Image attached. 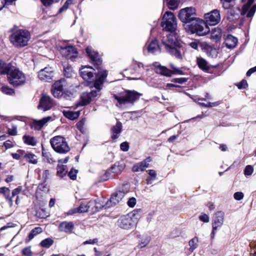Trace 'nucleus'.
I'll return each instance as SVG.
<instances>
[{
	"instance_id": "obj_1",
	"label": "nucleus",
	"mask_w": 256,
	"mask_h": 256,
	"mask_svg": "<svg viewBox=\"0 0 256 256\" xmlns=\"http://www.w3.org/2000/svg\"><path fill=\"white\" fill-rule=\"evenodd\" d=\"M162 44L164 46L167 52L171 55L174 56L180 60L182 59L185 52V49L180 46L176 36L174 34H170L164 36L162 40Z\"/></svg>"
},
{
	"instance_id": "obj_2",
	"label": "nucleus",
	"mask_w": 256,
	"mask_h": 256,
	"mask_svg": "<svg viewBox=\"0 0 256 256\" xmlns=\"http://www.w3.org/2000/svg\"><path fill=\"white\" fill-rule=\"evenodd\" d=\"M107 76L108 73H106V72H102L98 74L97 76L98 78L94 84V86L96 88V90H91L90 92H83L82 94L80 96V102L82 105H87L90 102L92 98L100 94V90L102 88L104 81L106 78Z\"/></svg>"
},
{
	"instance_id": "obj_3",
	"label": "nucleus",
	"mask_w": 256,
	"mask_h": 256,
	"mask_svg": "<svg viewBox=\"0 0 256 256\" xmlns=\"http://www.w3.org/2000/svg\"><path fill=\"white\" fill-rule=\"evenodd\" d=\"M142 96V94L135 90H126L124 93L120 94L118 96L114 94V98L118 101V104H116V106L122 107L126 104H133Z\"/></svg>"
},
{
	"instance_id": "obj_4",
	"label": "nucleus",
	"mask_w": 256,
	"mask_h": 256,
	"mask_svg": "<svg viewBox=\"0 0 256 256\" xmlns=\"http://www.w3.org/2000/svg\"><path fill=\"white\" fill-rule=\"evenodd\" d=\"M30 38V32L24 30H18L10 36V42L16 47L21 48L26 46Z\"/></svg>"
},
{
	"instance_id": "obj_5",
	"label": "nucleus",
	"mask_w": 256,
	"mask_h": 256,
	"mask_svg": "<svg viewBox=\"0 0 256 256\" xmlns=\"http://www.w3.org/2000/svg\"><path fill=\"white\" fill-rule=\"evenodd\" d=\"M9 82L14 86H18L24 84L26 81L24 74L18 68L12 66L7 74Z\"/></svg>"
},
{
	"instance_id": "obj_6",
	"label": "nucleus",
	"mask_w": 256,
	"mask_h": 256,
	"mask_svg": "<svg viewBox=\"0 0 256 256\" xmlns=\"http://www.w3.org/2000/svg\"><path fill=\"white\" fill-rule=\"evenodd\" d=\"M50 144L55 152L60 154H66L70 150V148L66 138L60 136H57L50 140Z\"/></svg>"
},
{
	"instance_id": "obj_7",
	"label": "nucleus",
	"mask_w": 256,
	"mask_h": 256,
	"mask_svg": "<svg viewBox=\"0 0 256 256\" xmlns=\"http://www.w3.org/2000/svg\"><path fill=\"white\" fill-rule=\"evenodd\" d=\"M161 26L167 31L173 32L176 30L177 24L176 18L172 12H166L163 16Z\"/></svg>"
},
{
	"instance_id": "obj_8",
	"label": "nucleus",
	"mask_w": 256,
	"mask_h": 256,
	"mask_svg": "<svg viewBox=\"0 0 256 256\" xmlns=\"http://www.w3.org/2000/svg\"><path fill=\"white\" fill-rule=\"evenodd\" d=\"M190 30L200 36L206 35L210 30L206 22L200 19H196L190 25Z\"/></svg>"
},
{
	"instance_id": "obj_9",
	"label": "nucleus",
	"mask_w": 256,
	"mask_h": 256,
	"mask_svg": "<svg viewBox=\"0 0 256 256\" xmlns=\"http://www.w3.org/2000/svg\"><path fill=\"white\" fill-rule=\"evenodd\" d=\"M196 10L193 7H187L180 10L178 18L184 23H190L194 22L196 18Z\"/></svg>"
},
{
	"instance_id": "obj_10",
	"label": "nucleus",
	"mask_w": 256,
	"mask_h": 256,
	"mask_svg": "<svg viewBox=\"0 0 256 256\" xmlns=\"http://www.w3.org/2000/svg\"><path fill=\"white\" fill-rule=\"evenodd\" d=\"M94 71L95 70L92 67L84 66L82 67L80 70V72L82 78L88 82H92L94 80L96 82L98 78L97 76L102 72H107L106 70H98V72H94Z\"/></svg>"
},
{
	"instance_id": "obj_11",
	"label": "nucleus",
	"mask_w": 256,
	"mask_h": 256,
	"mask_svg": "<svg viewBox=\"0 0 256 256\" xmlns=\"http://www.w3.org/2000/svg\"><path fill=\"white\" fill-rule=\"evenodd\" d=\"M67 83L64 79L56 81L52 86V92L55 98H60L62 96L66 90Z\"/></svg>"
},
{
	"instance_id": "obj_12",
	"label": "nucleus",
	"mask_w": 256,
	"mask_h": 256,
	"mask_svg": "<svg viewBox=\"0 0 256 256\" xmlns=\"http://www.w3.org/2000/svg\"><path fill=\"white\" fill-rule=\"evenodd\" d=\"M222 3V6L225 9H228V19L230 22H234L238 19L239 15L238 14L233 12L232 8L235 4V0H220Z\"/></svg>"
},
{
	"instance_id": "obj_13",
	"label": "nucleus",
	"mask_w": 256,
	"mask_h": 256,
	"mask_svg": "<svg viewBox=\"0 0 256 256\" xmlns=\"http://www.w3.org/2000/svg\"><path fill=\"white\" fill-rule=\"evenodd\" d=\"M206 22L210 25L214 26L218 24L220 20V16L218 10H214L204 14Z\"/></svg>"
},
{
	"instance_id": "obj_14",
	"label": "nucleus",
	"mask_w": 256,
	"mask_h": 256,
	"mask_svg": "<svg viewBox=\"0 0 256 256\" xmlns=\"http://www.w3.org/2000/svg\"><path fill=\"white\" fill-rule=\"evenodd\" d=\"M254 0H248L244 4L242 10H238L242 15H246L248 18L252 16L256 10V4L252 5Z\"/></svg>"
},
{
	"instance_id": "obj_15",
	"label": "nucleus",
	"mask_w": 256,
	"mask_h": 256,
	"mask_svg": "<svg viewBox=\"0 0 256 256\" xmlns=\"http://www.w3.org/2000/svg\"><path fill=\"white\" fill-rule=\"evenodd\" d=\"M54 104V100L50 96L43 94L40 100L38 108L45 112L50 110Z\"/></svg>"
},
{
	"instance_id": "obj_16",
	"label": "nucleus",
	"mask_w": 256,
	"mask_h": 256,
	"mask_svg": "<svg viewBox=\"0 0 256 256\" xmlns=\"http://www.w3.org/2000/svg\"><path fill=\"white\" fill-rule=\"evenodd\" d=\"M61 53L62 56L72 60L76 58L78 56V54L76 48L72 46H68L62 48Z\"/></svg>"
},
{
	"instance_id": "obj_17",
	"label": "nucleus",
	"mask_w": 256,
	"mask_h": 256,
	"mask_svg": "<svg viewBox=\"0 0 256 256\" xmlns=\"http://www.w3.org/2000/svg\"><path fill=\"white\" fill-rule=\"evenodd\" d=\"M38 76L40 80L49 82L54 77V70L51 67H46L38 72Z\"/></svg>"
},
{
	"instance_id": "obj_18",
	"label": "nucleus",
	"mask_w": 256,
	"mask_h": 256,
	"mask_svg": "<svg viewBox=\"0 0 256 256\" xmlns=\"http://www.w3.org/2000/svg\"><path fill=\"white\" fill-rule=\"evenodd\" d=\"M118 225L123 229L128 230L133 226V221L131 217L128 215L122 216L118 222Z\"/></svg>"
},
{
	"instance_id": "obj_19",
	"label": "nucleus",
	"mask_w": 256,
	"mask_h": 256,
	"mask_svg": "<svg viewBox=\"0 0 256 256\" xmlns=\"http://www.w3.org/2000/svg\"><path fill=\"white\" fill-rule=\"evenodd\" d=\"M224 214L223 212L218 211L215 213L212 220V228L214 230H218L223 224Z\"/></svg>"
},
{
	"instance_id": "obj_20",
	"label": "nucleus",
	"mask_w": 256,
	"mask_h": 256,
	"mask_svg": "<svg viewBox=\"0 0 256 256\" xmlns=\"http://www.w3.org/2000/svg\"><path fill=\"white\" fill-rule=\"evenodd\" d=\"M96 202L95 200H90L88 202H82L80 206L77 208L78 213H82L88 212V211H94V208L96 210Z\"/></svg>"
},
{
	"instance_id": "obj_21",
	"label": "nucleus",
	"mask_w": 256,
	"mask_h": 256,
	"mask_svg": "<svg viewBox=\"0 0 256 256\" xmlns=\"http://www.w3.org/2000/svg\"><path fill=\"white\" fill-rule=\"evenodd\" d=\"M86 52L91 60L93 62L94 64L98 66L97 69L100 68L98 66L102 64V60L98 53L93 50L91 47H88L86 49Z\"/></svg>"
},
{
	"instance_id": "obj_22",
	"label": "nucleus",
	"mask_w": 256,
	"mask_h": 256,
	"mask_svg": "<svg viewBox=\"0 0 256 256\" xmlns=\"http://www.w3.org/2000/svg\"><path fill=\"white\" fill-rule=\"evenodd\" d=\"M74 228V224L72 222L64 221L60 224L58 226L60 232H64L66 234H71Z\"/></svg>"
},
{
	"instance_id": "obj_23",
	"label": "nucleus",
	"mask_w": 256,
	"mask_h": 256,
	"mask_svg": "<svg viewBox=\"0 0 256 256\" xmlns=\"http://www.w3.org/2000/svg\"><path fill=\"white\" fill-rule=\"evenodd\" d=\"M52 119L50 116L42 118L41 120H33L31 128L34 130H40L47 122Z\"/></svg>"
},
{
	"instance_id": "obj_24",
	"label": "nucleus",
	"mask_w": 256,
	"mask_h": 256,
	"mask_svg": "<svg viewBox=\"0 0 256 256\" xmlns=\"http://www.w3.org/2000/svg\"><path fill=\"white\" fill-rule=\"evenodd\" d=\"M126 192L119 190L112 195L110 200L111 204H109L108 206H115L120 202L125 196Z\"/></svg>"
},
{
	"instance_id": "obj_25",
	"label": "nucleus",
	"mask_w": 256,
	"mask_h": 256,
	"mask_svg": "<svg viewBox=\"0 0 256 256\" xmlns=\"http://www.w3.org/2000/svg\"><path fill=\"white\" fill-rule=\"evenodd\" d=\"M224 44L228 48H234L238 44V39L232 34H228L224 38Z\"/></svg>"
},
{
	"instance_id": "obj_26",
	"label": "nucleus",
	"mask_w": 256,
	"mask_h": 256,
	"mask_svg": "<svg viewBox=\"0 0 256 256\" xmlns=\"http://www.w3.org/2000/svg\"><path fill=\"white\" fill-rule=\"evenodd\" d=\"M122 130V124L120 122H118L116 124L111 128L112 138L115 140L118 138V134H120Z\"/></svg>"
},
{
	"instance_id": "obj_27",
	"label": "nucleus",
	"mask_w": 256,
	"mask_h": 256,
	"mask_svg": "<svg viewBox=\"0 0 256 256\" xmlns=\"http://www.w3.org/2000/svg\"><path fill=\"white\" fill-rule=\"evenodd\" d=\"M148 50L152 54L160 52V48L156 40H152L148 46Z\"/></svg>"
},
{
	"instance_id": "obj_28",
	"label": "nucleus",
	"mask_w": 256,
	"mask_h": 256,
	"mask_svg": "<svg viewBox=\"0 0 256 256\" xmlns=\"http://www.w3.org/2000/svg\"><path fill=\"white\" fill-rule=\"evenodd\" d=\"M196 62L198 67L204 71H208L210 70V66L208 62L202 58H198Z\"/></svg>"
},
{
	"instance_id": "obj_29",
	"label": "nucleus",
	"mask_w": 256,
	"mask_h": 256,
	"mask_svg": "<svg viewBox=\"0 0 256 256\" xmlns=\"http://www.w3.org/2000/svg\"><path fill=\"white\" fill-rule=\"evenodd\" d=\"M222 30L220 28H216L212 30L210 36V38L216 42H218L221 38Z\"/></svg>"
},
{
	"instance_id": "obj_30",
	"label": "nucleus",
	"mask_w": 256,
	"mask_h": 256,
	"mask_svg": "<svg viewBox=\"0 0 256 256\" xmlns=\"http://www.w3.org/2000/svg\"><path fill=\"white\" fill-rule=\"evenodd\" d=\"M68 170L66 166L59 164L57 166V176L62 178L66 176Z\"/></svg>"
},
{
	"instance_id": "obj_31",
	"label": "nucleus",
	"mask_w": 256,
	"mask_h": 256,
	"mask_svg": "<svg viewBox=\"0 0 256 256\" xmlns=\"http://www.w3.org/2000/svg\"><path fill=\"white\" fill-rule=\"evenodd\" d=\"M147 168H148V166L146 164V162H144L142 161L134 165L132 168V170L134 172H143Z\"/></svg>"
},
{
	"instance_id": "obj_32",
	"label": "nucleus",
	"mask_w": 256,
	"mask_h": 256,
	"mask_svg": "<svg viewBox=\"0 0 256 256\" xmlns=\"http://www.w3.org/2000/svg\"><path fill=\"white\" fill-rule=\"evenodd\" d=\"M12 66L10 64H6L0 60V74H7Z\"/></svg>"
},
{
	"instance_id": "obj_33",
	"label": "nucleus",
	"mask_w": 256,
	"mask_h": 256,
	"mask_svg": "<svg viewBox=\"0 0 256 256\" xmlns=\"http://www.w3.org/2000/svg\"><path fill=\"white\" fill-rule=\"evenodd\" d=\"M24 158L27 162L32 164H36L38 162L37 156L32 153L28 152L25 154Z\"/></svg>"
},
{
	"instance_id": "obj_34",
	"label": "nucleus",
	"mask_w": 256,
	"mask_h": 256,
	"mask_svg": "<svg viewBox=\"0 0 256 256\" xmlns=\"http://www.w3.org/2000/svg\"><path fill=\"white\" fill-rule=\"evenodd\" d=\"M24 142L28 145L35 146L37 144V140L35 138L29 136L24 135L22 137Z\"/></svg>"
},
{
	"instance_id": "obj_35",
	"label": "nucleus",
	"mask_w": 256,
	"mask_h": 256,
	"mask_svg": "<svg viewBox=\"0 0 256 256\" xmlns=\"http://www.w3.org/2000/svg\"><path fill=\"white\" fill-rule=\"evenodd\" d=\"M198 240L197 237H194L189 241L190 248L188 250L190 253H192L198 248Z\"/></svg>"
},
{
	"instance_id": "obj_36",
	"label": "nucleus",
	"mask_w": 256,
	"mask_h": 256,
	"mask_svg": "<svg viewBox=\"0 0 256 256\" xmlns=\"http://www.w3.org/2000/svg\"><path fill=\"white\" fill-rule=\"evenodd\" d=\"M156 73L163 75L166 76H171L173 72L172 70H170L164 66L160 67L158 70H156Z\"/></svg>"
},
{
	"instance_id": "obj_37",
	"label": "nucleus",
	"mask_w": 256,
	"mask_h": 256,
	"mask_svg": "<svg viewBox=\"0 0 256 256\" xmlns=\"http://www.w3.org/2000/svg\"><path fill=\"white\" fill-rule=\"evenodd\" d=\"M150 236H143L140 241L136 247L138 248H142L146 246L150 242Z\"/></svg>"
},
{
	"instance_id": "obj_38",
	"label": "nucleus",
	"mask_w": 256,
	"mask_h": 256,
	"mask_svg": "<svg viewBox=\"0 0 256 256\" xmlns=\"http://www.w3.org/2000/svg\"><path fill=\"white\" fill-rule=\"evenodd\" d=\"M167 4L171 10L176 9L180 3V0H166Z\"/></svg>"
},
{
	"instance_id": "obj_39",
	"label": "nucleus",
	"mask_w": 256,
	"mask_h": 256,
	"mask_svg": "<svg viewBox=\"0 0 256 256\" xmlns=\"http://www.w3.org/2000/svg\"><path fill=\"white\" fill-rule=\"evenodd\" d=\"M54 243V240L51 238H46L40 242V246L45 248H49Z\"/></svg>"
},
{
	"instance_id": "obj_40",
	"label": "nucleus",
	"mask_w": 256,
	"mask_h": 256,
	"mask_svg": "<svg viewBox=\"0 0 256 256\" xmlns=\"http://www.w3.org/2000/svg\"><path fill=\"white\" fill-rule=\"evenodd\" d=\"M42 232V228L40 227H36L32 229L28 235L29 239L30 240L32 239L38 234H40Z\"/></svg>"
},
{
	"instance_id": "obj_41",
	"label": "nucleus",
	"mask_w": 256,
	"mask_h": 256,
	"mask_svg": "<svg viewBox=\"0 0 256 256\" xmlns=\"http://www.w3.org/2000/svg\"><path fill=\"white\" fill-rule=\"evenodd\" d=\"M64 114L67 118L73 120L78 117L79 112H66Z\"/></svg>"
},
{
	"instance_id": "obj_42",
	"label": "nucleus",
	"mask_w": 256,
	"mask_h": 256,
	"mask_svg": "<svg viewBox=\"0 0 256 256\" xmlns=\"http://www.w3.org/2000/svg\"><path fill=\"white\" fill-rule=\"evenodd\" d=\"M120 171V166L116 164L112 166L106 172V175L107 176L111 173L118 174Z\"/></svg>"
},
{
	"instance_id": "obj_43",
	"label": "nucleus",
	"mask_w": 256,
	"mask_h": 256,
	"mask_svg": "<svg viewBox=\"0 0 256 256\" xmlns=\"http://www.w3.org/2000/svg\"><path fill=\"white\" fill-rule=\"evenodd\" d=\"M1 91L6 94L12 95L14 94V90L8 86H4L1 88Z\"/></svg>"
},
{
	"instance_id": "obj_44",
	"label": "nucleus",
	"mask_w": 256,
	"mask_h": 256,
	"mask_svg": "<svg viewBox=\"0 0 256 256\" xmlns=\"http://www.w3.org/2000/svg\"><path fill=\"white\" fill-rule=\"evenodd\" d=\"M42 156L46 158L48 162L53 164L56 162V160L52 157L51 154L49 152H42Z\"/></svg>"
},
{
	"instance_id": "obj_45",
	"label": "nucleus",
	"mask_w": 256,
	"mask_h": 256,
	"mask_svg": "<svg viewBox=\"0 0 256 256\" xmlns=\"http://www.w3.org/2000/svg\"><path fill=\"white\" fill-rule=\"evenodd\" d=\"M254 172L253 167L250 165H248L246 166L244 170V174L246 176H250Z\"/></svg>"
},
{
	"instance_id": "obj_46",
	"label": "nucleus",
	"mask_w": 256,
	"mask_h": 256,
	"mask_svg": "<svg viewBox=\"0 0 256 256\" xmlns=\"http://www.w3.org/2000/svg\"><path fill=\"white\" fill-rule=\"evenodd\" d=\"M72 0H67L65 3L64 4V6L60 8L58 12L61 13L63 12L64 11L68 9V6L72 4Z\"/></svg>"
},
{
	"instance_id": "obj_47",
	"label": "nucleus",
	"mask_w": 256,
	"mask_h": 256,
	"mask_svg": "<svg viewBox=\"0 0 256 256\" xmlns=\"http://www.w3.org/2000/svg\"><path fill=\"white\" fill-rule=\"evenodd\" d=\"M0 193L3 194L6 198H8L10 196V190L6 187L0 188Z\"/></svg>"
},
{
	"instance_id": "obj_48",
	"label": "nucleus",
	"mask_w": 256,
	"mask_h": 256,
	"mask_svg": "<svg viewBox=\"0 0 256 256\" xmlns=\"http://www.w3.org/2000/svg\"><path fill=\"white\" fill-rule=\"evenodd\" d=\"M22 254L25 256H32V252L31 251V248L30 246L24 248L22 250Z\"/></svg>"
},
{
	"instance_id": "obj_49",
	"label": "nucleus",
	"mask_w": 256,
	"mask_h": 256,
	"mask_svg": "<svg viewBox=\"0 0 256 256\" xmlns=\"http://www.w3.org/2000/svg\"><path fill=\"white\" fill-rule=\"evenodd\" d=\"M8 134L10 136H16L17 134V128L15 126H12L11 128L8 130Z\"/></svg>"
},
{
	"instance_id": "obj_50",
	"label": "nucleus",
	"mask_w": 256,
	"mask_h": 256,
	"mask_svg": "<svg viewBox=\"0 0 256 256\" xmlns=\"http://www.w3.org/2000/svg\"><path fill=\"white\" fill-rule=\"evenodd\" d=\"M78 173V170L74 169H71L70 172L68 173V176L70 178V179L72 180H74L76 178V174Z\"/></svg>"
},
{
	"instance_id": "obj_51",
	"label": "nucleus",
	"mask_w": 256,
	"mask_h": 256,
	"mask_svg": "<svg viewBox=\"0 0 256 256\" xmlns=\"http://www.w3.org/2000/svg\"><path fill=\"white\" fill-rule=\"evenodd\" d=\"M188 78H173L172 81L174 82H176L178 84H184L187 82Z\"/></svg>"
},
{
	"instance_id": "obj_52",
	"label": "nucleus",
	"mask_w": 256,
	"mask_h": 256,
	"mask_svg": "<svg viewBox=\"0 0 256 256\" xmlns=\"http://www.w3.org/2000/svg\"><path fill=\"white\" fill-rule=\"evenodd\" d=\"M248 84L247 82L245 80H242L240 83L237 84V86L238 88L242 89L245 88L246 86H248Z\"/></svg>"
},
{
	"instance_id": "obj_53",
	"label": "nucleus",
	"mask_w": 256,
	"mask_h": 256,
	"mask_svg": "<svg viewBox=\"0 0 256 256\" xmlns=\"http://www.w3.org/2000/svg\"><path fill=\"white\" fill-rule=\"evenodd\" d=\"M234 197L236 200H240L244 198V194L242 192H236L234 194Z\"/></svg>"
},
{
	"instance_id": "obj_54",
	"label": "nucleus",
	"mask_w": 256,
	"mask_h": 256,
	"mask_svg": "<svg viewBox=\"0 0 256 256\" xmlns=\"http://www.w3.org/2000/svg\"><path fill=\"white\" fill-rule=\"evenodd\" d=\"M120 149L124 152H127L129 150V144L128 142H124L120 144Z\"/></svg>"
},
{
	"instance_id": "obj_55",
	"label": "nucleus",
	"mask_w": 256,
	"mask_h": 256,
	"mask_svg": "<svg viewBox=\"0 0 256 256\" xmlns=\"http://www.w3.org/2000/svg\"><path fill=\"white\" fill-rule=\"evenodd\" d=\"M11 2L12 1L9 0H0V10L5 7L6 5L10 4Z\"/></svg>"
},
{
	"instance_id": "obj_56",
	"label": "nucleus",
	"mask_w": 256,
	"mask_h": 256,
	"mask_svg": "<svg viewBox=\"0 0 256 256\" xmlns=\"http://www.w3.org/2000/svg\"><path fill=\"white\" fill-rule=\"evenodd\" d=\"M72 69L70 67H68L64 69V74L67 78H70L72 76Z\"/></svg>"
},
{
	"instance_id": "obj_57",
	"label": "nucleus",
	"mask_w": 256,
	"mask_h": 256,
	"mask_svg": "<svg viewBox=\"0 0 256 256\" xmlns=\"http://www.w3.org/2000/svg\"><path fill=\"white\" fill-rule=\"evenodd\" d=\"M199 219L200 220L204 222H208L210 220L209 216L206 214L200 216H199Z\"/></svg>"
},
{
	"instance_id": "obj_58",
	"label": "nucleus",
	"mask_w": 256,
	"mask_h": 256,
	"mask_svg": "<svg viewBox=\"0 0 256 256\" xmlns=\"http://www.w3.org/2000/svg\"><path fill=\"white\" fill-rule=\"evenodd\" d=\"M128 206L133 208L136 204V199L134 198H130L127 202Z\"/></svg>"
},
{
	"instance_id": "obj_59",
	"label": "nucleus",
	"mask_w": 256,
	"mask_h": 256,
	"mask_svg": "<svg viewBox=\"0 0 256 256\" xmlns=\"http://www.w3.org/2000/svg\"><path fill=\"white\" fill-rule=\"evenodd\" d=\"M50 174V172L48 170H44L42 173V179L44 181H46L48 178Z\"/></svg>"
},
{
	"instance_id": "obj_60",
	"label": "nucleus",
	"mask_w": 256,
	"mask_h": 256,
	"mask_svg": "<svg viewBox=\"0 0 256 256\" xmlns=\"http://www.w3.org/2000/svg\"><path fill=\"white\" fill-rule=\"evenodd\" d=\"M22 186H18L17 188L14 189L12 192V197L18 194L20 192L22 191Z\"/></svg>"
},
{
	"instance_id": "obj_61",
	"label": "nucleus",
	"mask_w": 256,
	"mask_h": 256,
	"mask_svg": "<svg viewBox=\"0 0 256 256\" xmlns=\"http://www.w3.org/2000/svg\"><path fill=\"white\" fill-rule=\"evenodd\" d=\"M4 146H5L6 149H8L14 146L12 142L10 140L6 141L4 143Z\"/></svg>"
},
{
	"instance_id": "obj_62",
	"label": "nucleus",
	"mask_w": 256,
	"mask_h": 256,
	"mask_svg": "<svg viewBox=\"0 0 256 256\" xmlns=\"http://www.w3.org/2000/svg\"><path fill=\"white\" fill-rule=\"evenodd\" d=\"M98 242V240L97 238H94L93 240H89L84 242H83V244L84 245H86V244H94Z\"/></svg>"
},
{
	"instance_id": "obj_63",
	"label": "nucleus",
	"mask_w": 256,
	"mask_h": 256,
	"mask_svg": "<svg viewBox=\"0 0 256 256\" xmlns=\"http://www.w3.org/2000/svg\"><path fill=\"white\" fill-rule=\"evenodd\" d=\"M43 4L46 6H50L51 5L53 2V0H41Z\"/></svg>"
},
{
	"instance_id": "obj_64",
	"label": "nucleus",
	"mask_w": 256,
	"mask_h": 256,
	"mask_svg": "<svg viewBox=\"0 0 256 256\" xmlns=\"http://www.w3.org/2000/svg\"><path fill=\"white\" fill-rule=\"evenodd\" d=\"M198 42L197 41H194L190 44V46L193 48L197 50L198 46Z\"/></svg>"
}]
</instances>
